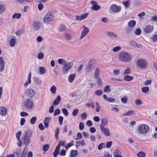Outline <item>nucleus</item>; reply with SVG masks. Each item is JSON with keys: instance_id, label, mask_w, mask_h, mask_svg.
I'll return each instance as SVG.
<instances>
[{"instance_id": "obj_43", "label": "nucleus", "mask_w": 157, "mask_h": 157, "mask_svg": "<svg viewBox=\"0 0 157 157\" xmlns=\"http://www.w3.org/2000/svg\"><path fill=\"white\" fill-rule=\"evenodd\" d=\"M58 62L60 64H65L66 63V61L62 59H60L58 60Z\"/></svg>"}, {"instance_id": "obj_29", "label": "nucleus", "mask_w": 157, "mask_h": 157, "mask_svg": "<svg viewBox=\"0 0 157 157\" xmlns=\"http://www.w3.org/2000/svg\"><path fill=\"white\" fill-rule=\"evenodd\" d=\"M60 129L59 127H57L55 131V136L56 140L59 139L58 136L59 133Z\"/></svg>"}, {"instance_id": "obj_15", "label": "nucleus", "mask_w": 157, "mask_h": 157, "mask_svg": "<svg viewBox=\"0 0 157 157\" xmlns=\"http://www.w3.org/2000/svg\"><path fill=\"white\" fill-rule=\"evenodd\" d=\"M25 93L29 97L31 98L34 96L35 92L33 89H30L27 90L25 91Z\"/></svg>"}, {"instance_id": "obj_27", "label": "nucleus", "mask_w": 157, "mask_h": 157, "mask_svg": "<svg viewBox=\"0 0 157 157\" xmlns=\"http://www.w3.org/2000/svg\"><path fill=\"white\" fill-rule=\"evenodd\" d=\"M61 100V98L59 95L58 96L57 98L55 99V101H54L53 103L52 104V105H58Z\"/></svg>"}, {"instance_id": "obj_63", "label": "nucleus", "mask_w": 157, "mask_h": 157, "mask_svg": "<svg viewBox=\"0 0 157 157\" xmlns=\"http://www.w3.org/2000/svg\"><path fill=\"white\" fill-rule=\"evenodd\" d=\"M152 82V81L151 80H147L144 82V84L145 85L147 86L151 84Z\"/></svg>"}, {"instance_id": "obj_8", "label": "nucleus", "mask_w": 157, "mask_h": 157, "mask_svg": "<svg viewBox=\"0 0 157 157\" xmlns=\"http://www.w3.org/2000/svg\"><path fill=\"white\" fill-rule=\"evenodd\" d=\"M82 27L83 28V29L80 38H79V40H80L84 38L88 33L89 32V30L88 28L85 27L84 25H83Z\"/></svg>"}, {"instance_id": "obj_40", "label": "nucleus", "mask_w": 157, "mask_h": 157, "mask_svg": "<svg viewBox=\"0 0 157 157\" xmlns=\"http://www.w3.org/2000/svg\"><path fill=\"white\" fill-rule=\"evenodd\" d=\"M105 144L103 143H100L98 146V149L99 150H101L102 148H105Z\"/></svg>"}, {"instance_id": "obj_62", "label": "nucleus", "mask_w": 157, "mask_h": 157, "mask_svg": "<svg viewBox=\"0 0 157 157\" xmlns=\"http://www.w3.org/2000/svg\"><path fill=\"white\" fill-rule=\"evenodd\" d=\"M78 109H74L72 113V115L73 116H76L77 114V113H78Z\"/></svg>"}, {"instance_id": "obj_20", "label": "nucleus", "mask_w": 157, "mask_h": 157, "mask_svg": "<svg viewBox=\"0 0 157 157\" xmlns=\"http://www.w3.org/2000/svg\"><path fill=\"white\" fill-rule=\"evenodd\" d=\"M7 110L6 108L3 107H0V115L5 116L6 114Z\"/></svg>"}, {"instance_id": "obj_21", "label": "nucleus", "mask_w": 157, "mask_h": 157, "mask_svg": "<svg viewBox=\"0 0 157 157\" xmlns=\"http://www.w3.org/2000/svg\"><path fill=\"white\" fill-rule=\"evenodd\" d=\"M103 98L105 100L110 102H113L115 101L114 98L107 97L105 94L103 95Z\"/></svg>"}, {"instance_id": "obj_17", "label": "nucleus", "mask_w": 157, "mask_h": 157, "mask_svg": "<svg viewBox=\"0 0 157 157\" xmlns=\"http://www.w3.org/2000/svg\"><path fill=\"white\" fill-rule=\"evenodd\" d=\"M5 62L3 58L0 56V71L2 72L4 70Z\"/></svg>"}, {"instance_id": "obj_14", "label": "nucleus", "mask_w": 157, "mask_h": 157, "mask_svg": "<svg viewBox=\"0 0 157 157\" xmlns=\"http://www.w3.org/2000/svg\"><path fill=\"white\" fill-rule=\"evenodd\" d=\"M154 28L153 25H148L145 27L144 31L146 33H150L153 31Z\"/></svg>"}, {"instance_id": "obj_6", "label": "nucleus", "mask_w": 157, "mask_h": 157, "mask_svg": "<svg viewBox=\"0 0 157 157\" xmlns=\"http://www.w3.org/2000/svg\"><path fill=\"white\" fill-rule=\"evenodd\" d=\"M53 19V15L50 12H48L45 15L44 18V21L45 23H48L52 21Z\"/></svg>"}, {"instance_id": "obj_2", "label": "nucleus", "mask_w": 157, "mask_h": 157, "mask_svg": "<svg viewBox=\"0 0 157 157\" xmlns=\"http://www.w3.org/2000/svg\"><path fill=\"white\" fill-rule=\"evenodd\" d=\"M32 135V133L29 130H27L24 132V133L22 136L21 139L23 140V144L27 145L30 142V138Z\"/></svg>"}, {"instance_id": "obj_51", "label": "nucleus", "mask_w": 157, "mask_h": 157, "mask_svg": "<svg viewBox=\"0 0 157 157\" xmlns=\"http://www.w3.org/2000/svg\"><path fill=\"white\" fill-rule=\"evenodd\" d=\"M145 153L143 151H140L138 153V157H145Z\"/></svg>"}, {"instance_id": "obj_45", "label": "nucleus", "mask_w": 157, "mask_h": 157, "mask_svg": "<svg viewBox=\"0 0 157 157\" xmlns=\"http://www.w3.org/2000/svg\"><path fill=\"white\" fill-rule=\"evenodd\" d=\"M21 152V150L20 149H18L14 152V153L17 155V157H20Z\"/></svg>"}, {"instance_id": "obj_64", "label": "nucleus", "mask_w": 157, "mask_h": 157, "mask_svg": "<svg viewBox=\"0 0 157 157\" xmlns=\"http://www.w3.org/2000/svg\"><path fill=\"white\" fill-rule=\"evenodd\" d=\"M101 157H112V155L110 154L108 152H106L105 153L104 155Z\"/></svg>"}, {"instance_id": "obj_11", "label": "nucleus", "mask_w": 157, "mask_h": 157, "mask_svg": "<svg viewBox=\"0 0 157 157\" xmlns=\"http://www.w3.org/2000/svg\"><path fill=\"white\" fill-rule=\"evenodd\" d=\"M23 103L24 106L27 108L30 109L32 107L33 103L32 101L29 99H27Z\"/></svg>"}, {"instance_id": "obj_25", "label": "nucleus", "mask_w": 157, "mask_h": 157, "mask_svg": "<svg viewBox=\"0 0 157 157\" xmlns=\"http://www.w3.org/2000/svg\"><path fill=\"white\" fill-rule=\"evenodd\" d=\"M16 39L15 38H11L10 41V45L11 47H14L16 44Z\"/></svg>"}, {"instance_id": "obj_5", "label": "nucleus", "mask_w": 157, "mask_h": 157, "mask_svg": "<svg viewBox=\"0 0 157 157\" xmlns=\"http://www.w3.org/2000/svg\"><path fill=\"white\" fill-rule=\"evenodd\" d=\"M73 65L72 62H70L64 64L62 69V72L63 74L66 73Z\"/></svg>"}, {"instance_id": "obj_59", "label": "nucleus", "mask_w": 157, "mask_h": 157, "mask_svg": "<svg viewBox=\"0 0 157 157\" xmlns=\"http://www.w3.org/2000/svg\"><path fill=\"white\" fill-rule=\"evenodd\" d=\"M60 113V111L59 109H55L54 115L55 116H56L57 115H59Z\"/></svg>"}, {"instance_id": "obj_24", "label": "nucleus", "mask_w": 157, "mask_h": 157, "mask_svg": "<svg viewBox=\"0 0 157 157\" xmlns=\"http://www.w3.org/2000/svg\"><path fill=\"white\" fill-rule=\"evenodd\" d=\"M101 122L102 123L100 126L102 125L103 126H106L108 124V119L107 118H104L101 119Z\"/></svg>"}, {"instance_id": "obj_28", "label": "nucleus", "mask_w": 157, "mask_h": 157, "mask_svg": "<svg viewBox=\"0 0 157 157\" xmlns=\"http://www.w3.org/2000/svg\"><path fill=\"white\" fill-rule=\"evenodd\" d=\"M77 154V150H72L70 153V157H75Z\"/></svg>"}, {"instance_id": "obj_48", "label": "nucleus", "mask_w": 157, "mask_h": 157, "mask_svg": "<svg viewBox=\"0 0 157 157\" xmlns=\"http://www.w3.org/2000/svg\"><path fill=\"white\" fill-rule=\"evenodd\" d=\"M50 91L52 93L55 94L56 92V89L54 85H53L50 89Z\"/></svg>"}, {"instance_id": "obj_41", "label": "nucleus", "mask_w": 157, "mask_h": 157, "mask_svg": "<svg viewBox=\"0 0 157 157\" xmlns=\"http://www.w3.org/2000/svg\"><path fill=\"white\" fill-rule=\"evenodd\" d=\"M122 3L124 5V6L126 8L129 7L130 4V2L129 0L125 1H123L122 2Z\"/></svg>"}, {"instance_id": "obj_52", "label": "nucleus", "mask_w": 157, "mask_h": 157, "mask_svg": "<svg viewBox=\"0 0 157 157\" xmlns=\"http://www.w3.org/2000/svg\"><path fill=\"white\" fill-rule=\"evenodd\" d=\"M95 94L97 95L100 96L102 94V91L101 90H98L95 91Z\"/></svg>"}, {"instance_id": "obj_31", "label": "nucleus", "mask_w": 157, "mask_h": 157, "mask_svg": "<svg viewBox=\"0 0 157 157\" xmlns=\"http://www.w3.org/2000/svg\"><path fill=\"white\" fill-rule=\"evenodd\" d=\"M21 13H16L13 15L12 18L13 19L16 18L17 19H19L21 18Z\"/></svg>"}, {"instance_id": "obj_42", "label": "nucleus", "mask_w": 157, "mask_h": 157, "mask_svg": "<svg viewBox=\"0 0 157 157\" xmlns=\"http://www.w3.org/2000/svg\"><path fill=\"white\" fill-rule=\"evenodd\" d=\"M145 12H142L141 13H140L138 14V16L140 19V20L143 19L144 18V17L145 15Z\"/></svg>"}, {"instance_id": "obj_10", "label": "nucleus", "mask_w": 157, "mask_h": 157, "mask_svg": "<svg viewBox=\"0 0 157 157\" xmlns=\"http://www.w3.org/2000/svg\"><path fill=\"white\" fill-rule=\"evenodd\" d=\"M111 9L112 11L115 13H118L121 11V8L120 6H117L115 4L111 5Z\"/></svg>"}, {"instance_id": "obj_23", "label": "nucleus", "mask_w": 157, "mask_h": 157, "mask_svg": "<svg viewBox=\"0 0 157 157\" xmlns=\"http://www.w3.org/2000/svg\"><path fill=\"white\" fill-rule=\"evenodd\" d=\"M107 35L112 38H116L117 35L115 33L112 32H108L107 33Z\"/></svg>"}, {"instance_id": "obj_35", "label": "nucleus", "mask_w": 157, "mask_h": 157, "mask_svg": "<svg viewBox=\"0 0 157 157\" xmlns=\"http://www.w3.org/2000/svg\"><path fill=\"white\" fill-rule=\"evenodd\" d=\"M149 90V88L148 87H144L142 88V91L144 93H147Z\"/></svg>"}, {"instance_id": "obj_50", "label": "nucleus", "mask_w": 157, "mask_h": 157, "mask_svg": "<svg viewBox=\"0 0 157 157\" xmlns=\"http://www.w3.org/2000/svg\"><path fill=\"white\" fill-rule=\"evenodd\" d=\"M49 148V145L48 144H45L44 145L43 150L44 151H47Z\"/></svg>"}, {"instance_id": "obj_47", "label": "nucleus", "mask_w": 157, "mask_h": 157, "mask_svg": "<svg viewBox=\"0 0 157 157\" xmlns=\"http://www.w3.org/2000/svg\"><path fill=\"white\" fill-rule=\"evenodd\" d=\"M5 10V6L4 5L0 4V14L3 13Z\"/></svg>"}, {"instance_id": "obj_44", "label": "nucleus", "mask_w": 157, "mask_h": 157, "mask_svg": "<svg viewBox=\"0 0 157 157\" xmlns=\"http://www.w3.org/2000/svg\"><path fill=\"white\" fill-rule=\"evenodd\" d=\"M134 111H129L123 114V116H126L130 115L131 114H134Z\"/></svg>"}, {"instance_id": "obj_37", "label": "nucleus", "mask_w": 157, "mask_h": 157, "mask_svg": "<svg viewBox=\"0 0 157 157\" xmlns=\"http://www.w3.org/2000/svg\"><path fill=\"white\" fill-rule=\"evenodd\" d=\"M100 71L98 68L96 69L95 71L94 77L95 78H98V76L99 75Z\"/></svg>"}, {"instance_id": "obj_58", "label": "nucleus", "mask_w": 157, "mask_h": 157, "mask_svg": "<svg viewBox=\"0 0 157 157\" xmlns=\"http://www.w3.org/2000/svg\"><path fill=\"white\" fill-rule=\"evenodd\" d=\"M96 111L97 112H98L100 110V106L99 104L96 102Z\"/></svg>"}, {"instance_id": "obj_7", "label": "nucleus", "mask_w": 157, "mask_h": 157, "mask_svg": "<svg viewBox=\"0 0 157 157\" xmlns=\"http://www.w3.org/2000/svg\"><path fill=\"white\" fill-rule=\"evenodd\" d=\"M42 24L39 21H35L32 24L33 29L35 31L39 30L42 26Z\"/></svg>"}, {"instance_id": "obj_16", "label": "nucleus", "mask_w": 157, "mask_h": 157, "mask_svg": "<svg viewBox=\"0 0 157 157\" xmlns=\"http://www.w3.org/2000/svg\"><path fill=\"white\" fill-rule=\"evenodd\" d=\"M51 118L50 117H46L43 121L44 127L48 128L49 127V124L50 123Z\"/></svg>"}, {"instance_id": "obj_39", "label": "nucleus", "mask_w": 157, "mask_h": 157, "mask_svg": "<svg viewBox=\"0 0 157 157\" xmlns=\"http://www.w3.org/2000/svg\"><path fill=\"white\" fill-rule=\"evenodd\" d=\"M37 120V118L35 117H34L31 118L30 120V123L31 124H33L36 122Z\"/></svg>"}, {"instance_id": "obj_54", "label": "nucleus", "mask_w": 157, "mask_h": 157, "mask_svg": "<svg viewBox=\"0 0 157 157\" xmlns=\"http://www.w3.org/2000/svg\"><path fill=\"white\" fill-rule=\"evenodd\" d=\"M81 116L82 117V120H84L86 119L87 117V115L86 113L84 112L81 115Z\"/></svg>"}, {"instance_id": "obj_49", "label": "nucleus", "mask_w": 157, "mask_h": 157, "mask_svg": "<svg viewBox=\"0 0 157 157\" xmlns=\"http://www.w3.org/2000/svg\"><path fill=\"white\" fill-rule=\"evenodd\" d=\"M121 49V48L119 46H117L114 48L112 50L114 52H117L120 50Z\"/></svg>"}, {"instance_id": "obj_26", "label": "nucleus", "mask_w": 157, "mask_h": 157, "mask_svg": "<svg viewBox=\"0 0 157 157\" xmlns=\"http://www.w3.org/2000/svg\"><path fill=\"white\" fill-rule=\"evenodd\" d=\"M136 24V22L134 20H131L128 22V26L133 28Z\"/></svg>"}, {"instance_id": "obj_53", "label": "nucleus", "mask_w": 157, "mask_h": 157, "mask_svg": "<svg viewBox=\"0 0 157 157\" xmlns=\"http://www.w3.org/2000/svg\"><path fill=\"white\" fill-rule=\"evenodd\" d=\"M62 112L63 114L66 116H67L68 115V112L66 108H63L62 109Z\"/></svg>"}, {"instance_id": "obj_57", "label": "nucleus", "mask_w": 157, "mask_h": 157, "mask_svg": "<svg viewBox=\"0 0 157 157\" xmlns=\"http://www.w3.org/2000/svg\"><path fill=\"white\" fill-rule=\"evenodd\" d=\"M44 57V55L43 53H39L37 56V58L39 59H42Z\"/></svg>"}, {"instance_id": "obj_13", "label": "nucleus", "mask_w": 157, "mask_h": 157, "mask_svg": "<svg viewBox=\"0 0 157 157\" xmlns=\"http://www.w3.org/2000/svg\"><path fill=\"white\" fill-rule=\"evenodd\" d=\"M91 4L93 5L91 8L92 10L97 11L101 8L100 6L97 5V2L94 1H91Z\"/></svg>"}, {"instance_id": "obj_46", "label": "nucleus", "mask_w": 157, "mask_h": 157, "mask_svg": "<svg viewBox=\"0 0 157 157\" xmlns=\"http://www.w3.org/2000/svg\"><path fill=\"white\" fill-rule=\"evenodd\" d=\"M110 91L111 89L109 85H107L105 87L104 89V91L105 92H110Z\"/></svg>"}, {"instance_id": "obj_22", "label": "nucleus", "mask_w": 157, "mask_h": 157, "mask_svg": "<svg viewBox=\"0 0 157 157\" xmlns=\"http://www.w3.org/2000/svg\"><path fill=\"white\" fill-rule=\"evenodd\" d=\"M60 146L57 145L56 148L55 150L53 153V157H57V155L59 154Z\"/></svg>"}, {"instance_id": "obj_60", "label": "nucleus", "mask_w": 157, "mask_h": 157, "mask_svg": "<svg viewBox=\"0 0 157 157\" xmlns=\"http://www.w3.org/2000/svg\"><path fill=\"white\" fill-rule=\"evenodd\" d=\"M89 15V13H84L82 14L81 15V17L82 18V20L84 19L85 18H86Z\"/></svg>"}, {"instance_id": "obj_12", "label": "nucleus", "mask_w": 157, "mask_h": 157, "mask_svg": "<svg viewBox=\"0 0 157 157\" xmlns=\"http://www.w3.org/2000/svg\"><path fill=\"white\" fill-rule=\"evenodd\" d=\"M93 69V66L92 65V62L91 60H90L86 67V71L87 73H90L91 72Z\"/></svg>"}, {"instance_id": "obj_55", "label": "nucleus", "mask_w": 157, "mask_h": 157, "mask_svg": "<svg viewBox=\"0 0 157 157\" xmlns=\"http://www.w3.org/2000/svg\"><path fill=\"white\" fill-rule=\"evenodd\" d=\"M74 144V141L71 140L70 141V143L67 144V145L65 146L66 148L67 149L71 146L73 145Z\"/></svg>"}, {"instance_id": "obj_18", "label": "nucleus", "mask_w": 157, "mask_h": 157, "mask_svg": "<svg viewBox=\"0 0 157 157\" xmlns=\"http://www.w3.org/2000/svg\"><path fill=\"white\" fill-rule=\"evenodd\" d=\"M125 30L126 34L129 35L132 33L133 31V28L128 26H126L125 28Z\"/></svg>"}, {"instance_id": "obj_56", "label": "nucleus", "mask_w": 157, "mask_h": 157, "mask_svg": "<svg viewBox=\"0 0 157 157\" xmlns=\"http://www.w3.org/2000/svg\"><path fill=\"white\" fill-rule=\"evenodd\" d=\"M21 135V131H19L18 132H17L16 134V138L17 140H19L20 139V136Z\"/></svg>"}, {"instance_id": "obj_38", "label": "nucleus", "mask_w": 157, "mask_h": 157, "mask_svg": "<svg viewBox=\"0 0 157 157\" xmlns=\"http://www.w3.org/2000/svg\"><path fill=\"white\" fill-rule=\"evenodd\" d=\"M27 152V150L25 147L24 148L22 151L21 155V157H26V155Z\"/></svg>"}, {"instance_id": "obj_1", "label": "nucleus", "mask_w": 157, "mask_h": 157, "mask_svg": "<svg viewBox=\"0 0 157 157\" xmlns=\"http://www.w3.org/2000/svg\"><path fill=\"white\" fill-rule=\"evenodd\" d=\"M132 56L128 53L125 52H121L118 56L119 60L124 63L130 61L132 59Z\"/></svg>"}, {"instance_id": "obj_61", "label": "nucleus", "mask_w": 157, "mask_h": 157, "mask_svg": "<svg viewBox=\"0 0 157 157\" xmlns=\"http://www.w3.org/2000/svg\"><path fill=\"white\" fill-rule=\"evenodd\" d=\"M65 25H60L59 29V31H63L65 30Z\"/></svg>"}, {"instance_id": "obj_33", "label": "nucleus", "mask_w": 157, "mask_h": 157, "mask_svg": "<svg viewBox=\"0 0 157 157\" xmlns=\"http://www.w3.org/2000/svg\"><path fill=\"white\" fill-rule=\"evenodd\" d=\"M133 78V77L127 75L124 78V80L126 81H129L132 80Z\"/></svg>"}, {"instance_id": "obj_34", "label": "nucleus", "mask_w": 157, "mask_h": 157, "mask_svg": "<svg viewBox=\"0 0 157 157\" xmlns=\"http://www.w3.org/2000/svg\"><path fill=\"white\" fill-rule=\"evenodd\" d=\"M85 142L84 140L81 141H78L76 142V147H78L79 146L82 145L83 144H84Z\"/></svg>"}, {"instance_id": "obj_4", "label": "nucleus", "mask_w": 157, "mask_h": 157, "mask_svg": "<svg viewBox=\"0 0 157 157\" xmlns=\"http://www.w3.org/2000/svg\"><path fill=\"white\" fill-rule=\"evenodd\" d=\"M147 62L144 59H138V67L142 70H144L147 67Z\"/></svg>"}, {"instance_id": "obj_36", "label": "nucleus", "mask_w": 157, "mask_h": 157, "mask_svg": "<svg viewBox=\"0 0 157 157\" xmlns=\"http://www.w3.org/2000/svg\"><path fill=\"white\" fill-rule=\"evenodd\" d=\"M39 70L40 72V74L41 75H43L45 73V68L43 67H40L39 68Z\"/></svg>"}, {"instance_id": "obj_32", "label": "nucleus", "mask_w": 157, "mask_h": 157, "mask_svg": "<svg viewBox=\"0 0 157 157\" xmlns=\"http://www.w3.org/2000/svg\"><path fill=\"white\" fill-rule=\"evenodd\" d=\"M129 44L132 47H136L137 46V44L136 42L133 40H131L128 42Z\"/></svg>"}, {"instance_id": "obj_3", "label": "nucleus", "mask_w": 157, "mask_h": 157, "mask_svg": "<svg viewBox=\"0 0 157 157\" xmlns=\"http://www.w3.org/2000/svg\"><path fill=\"white\" fill-rule=\"evenodd\" d=\"M150 128L147 124H142L139 126L138 130L139 132L142 134H145L149 131Z\"/></svg>"}, {"instance_id": "obj_30", "label": "nucleus", "mask_w": 157, "mask_h": 157, "mask_svg": "<svg viewBox=\"0 0 157 157\" xmlns=\"http://www.w3.org/2000/svg\"><path fill=\"white\" fill-rule=\"evenodd\" d=\"M75 76V74L70 75L68 77V81L70 82H72L74 79Z\"/></svg>"}, {"instance_id": "obj_19", "label": "nucleus", "mask_w": 157, "mask_h": 157, "mask_svg": "<svg viewBox=\"0 0 157 157\" xmlns=\"http://www.w3.org/2000/svg\"><path fill=\"white\" fill-rule=\"evenodd\" d=\"M34 80L36 84H37L38 85L40 86L42 85L43 81L41 79L38 78L36 77H34Z\"/></svg>"}, {"instance_id": "obj_9", "label": "nucleus", "mask_w": 157, "mask_h": 157, "mask_svg": "<svg viewBox=\"0 0 157 157\" xmlns=\"http://www.w3.org/2000/svg\"><path fill=\"white\" fill-rule=\"evenodd\" d=\"M100 127L101 132L104 134V135L106 136H110V134L108 128H105L104 126L101 125Z\"/></svg>"}]
</instances>
